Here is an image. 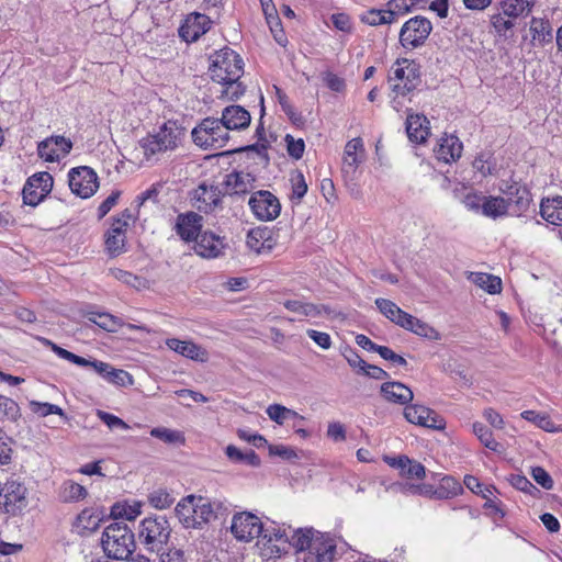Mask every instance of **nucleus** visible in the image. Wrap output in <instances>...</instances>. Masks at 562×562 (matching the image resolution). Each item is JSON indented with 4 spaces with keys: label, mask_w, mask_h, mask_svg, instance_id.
Masks as SVG:
<instances>
[{
    "label": "nucleus",
    "mask_w": 562,
    "mask_h": 562,
    "mask_svg": "<svg viewBox=\"0 0 562 562\" xmlns=\"http://www.w3.org/2000/svg\"><path fill=\"white\" fill-rule=\"evenodd\" d=\"M68 184L75 195L89 199L99 188V178L92 168L80 166L69 170Z\"/></svg>",
    "instance_id": "obj_12"
},
{
    "label": "nucleus",
    "mask_w": 562,
    "mask_h": 562,
    "mask_svg": "<svg viewBox=\"0 0 562 562\" xmlns=\"http://www.w3.org/2000/svg\"><path fill=\"white\" fill-rule=\"evenodd\" d=\"M486 195L482 192L471 190L462 198L464 207L475 214H481Z\"/></svg>",
    "instance_id": "obj_54"
},
{
    "label": "nucleus",
    "mask_w": 562,
    "mask_h": 562,
    "mask_svg": "<svg viewBox=\"0 0 562 562\" xmlns=\"http://www.w3.org/2000/svg\"><path fill=\"white\" fill-rule=\"evenodd\" d=\"M72 149V142L61 135L49 136L37 144V155L47 162L59 161Z\"/></svg>",
    "instance_id": "obj_17"
},
{
    "label": "nucleus",
    "mask_w": 562,
    "mask_h": 562,
    "mask_svg": "<svg viewBox=\"0 0 562 562\" xmlns=\"http://www.w3.org/2000/svg\"><path fill=\"white\" fill-rule=\"evenodd\" d=\"M378 310L392 323L403 328L409 314L398 307L394 302L379 297L375 300Z\"/></svg>",
    "instance_id": "obj_34"
},
{
    "label": "nucleus",
    "mask_w": 562,
    "mask_h": 562,
    "mask_svg": "<svg viewBox=\"0 0 562 562\" xmlns=\"http://www.w3.org/2000/svg\"><path fill=\"white\" fill-rule=\"evenodd\" d=\"M0 497L4 512L12 516L22 514L29 505L27 488L18 480H9L3 487L0 486Z\"/></svg>",
    "instance_id": "obj_11"
},
{
    "label": "nucleus",
    "mask_w": 562,
    "mask_h": 562,
    "mask_svg": "<svg viewBox=\"0 0 562 562\" xmlns=\"http://www.w3.org/2000/svg\"><path fill=\"white\" fill-rule=\"evenodd\" d=\"M291 194L290 200L293 203L299 204L303 196L307 192V183L305 181L304 175L301 171H296L291 176Z\"/></svg>",
    "instance_id": "obj_52"
},
{
    "label": "nucleus",
    "mask_w": 562,
    "mask_h": 562,
    "mask_svg": "<svg viewBox=\"0 0 562 562\" xmlns=\"http://www.w3.org/2000/svg\"><path fill=\"white\" fill-rule=\"evenodd\" d=\"M166 346L176 353L198 362H206L209 352L206 349L191 340H181L178 338L166 339Z\"/></svg>",
    "instance_id": "obj_24"
},
{
    "label": "nucleus",
    "mask_w": 562,
    "mask_h": 562,
    "mask_svg": "<svg viewBox=\"0 0 562 562\" xmlns=\"http://www.w3.org/2000/svg\"><path fill=\"white\" fill-rule=\"evenodd\" d=\"M382 396L391 403L407 405L414 397L413 391L401 382L390 381L381 385Z\"/></svg>",
    "instance_id": "obj_27"
},
{
    "label": "nucleus",
    "mask_w": 562,
    "mask_h": 562,
    "mask_svg": "<svg viewBox=\"0 0 562 562\" xmlns=\"http://www.w3.org/2000/svg\"><path fill=\"white\" fill-rule=\"evenodd\" d=\"M150 436L170 445H184L186 437L182 431L166 427H155Z\"/></svg>",
    "instance_id": "obj_49"
},
{
    "label": "nucleus",
    "mask_w": 562,
    "mask_h": 562,
    "mask_svg": "<svg viewBox=\"0 0 562 562\" xmlns=\"http://www.w3.org/2000/svg\"><path fill=\"white\" fill-rule=\"evenodd\" d=\"M473 434L477 437L480 442L492 451H498L501 445L495 440L493 432L484 424L475 422L472 425Z\"/></svg>",
    "instance_id": "obj_50"
},
{
    "label": "nucleus",
    "mask_w": 562,
    "mask_h": 562,
    "mask_svg": "<svg viewBox=\"0 0 562 562\" xmlns=\"http://www.w3.org/2000/svg\"><path fill=\"white\" fill-rule=\"evenodd\" d=\"M198 499L195 496L190 495L179 502L175 508L176 516L186 528H196V514L195 507Z\"/></svg>",
    "instance_id": "obj_33"
},
{
    "label": "nucleus",
    "mask_w": 562,
    "mask_h": 562,
    "mask_svg": "<svg viewBox=\"0 0 562 562\" xmlns=\"http://www.w3.org/2000/svg\"><path fill=\"white\" fill-rule=\"evenodd\" d=\"M530 33L531 42L535 46H542L552 38L550 23L543 19L532 18Z\"/></svg>",
    "instance_id": "obj_39"
},
{
    "label": "nucleus",
    "mask_w": 562,
    "mask_h": 562,
    "mask_svg": "<svg viewBox=\"0 0 562 562\" xmlns=\"http://www.w3.org/2000/svg\"><path fill=\"white\" fill-rule=\"evenodd\" d=\"M473 168L480 172L482 177L496 175L497 172L496 160L491 151L479 154L473 161Z\"/></svg>",
    "instance_id": "obj_46"
},
{
    "label": "nucleus",
    "mask_w": 562,
    "mask_h": 562,
    "mask_svg": "<svg viewBox=\"0 0 562 562\" xmlns=\"http://www.w3.org/2000/svg\"><path fill=\"white\" fill-rule=\"evenodd\" d=\"M132 218L133 215L128 209L113 218L111 227L104 235L105 250L111 257H116L126 250V231Z\"/></svg>",
    "instance_id": "obj_10"
},
{
    "label": "nucleus",
    "mask_w": 562,
    "mask_h": 562,
    "mask_svg": "<svg viewBox=\"0 0 562 562\" xmlns=\"http://www.w3.org/2000/svg\"><path fill=\"white\" fill-rule=\"evenodd\" d=\"M203 226V217L195 212L181 213L177 216L173 229L181 240L189 243L196 239Z\"/></svg>",
    "instance_id": "obj_20"
},
{
    "label": "nucleus",
    "mask_w": 562,
    "mask_h": 562,
    "mask_svg": "<svg viewBox=\"0 0 562 562\" xmlns=\"http://www.w3.org/2000/svg\"><path fill=\"white\" fill-rule=\"evenodd\" d=\"M432 31L431 22L425 16H414L407 20L400 31V43L405 49L423 46Z\"/></svg>",
    "instance_id": "obj_9"
},
{
    "label": "nucleus",
    "mask_w": 562,
    "mask_h": 562,
    "mask_svg": "<svg viewBox=\"0 0 562 562\" xmlns=\"http://www.w3.org/2000/svg\"><path fill=\"white\" fill-rule=\"evenodd\" d=\"M504 194L507 213L512 216H522L531 204L532 198L529 189L518 182L507 183L501 188Z\"/></svg>",
    "instance_id": "obj_15"
},
{
    "label": "nucleus",
    "mask_w": 562,
    "mask_h": 562,
    "mask_svg": "<svg viewBox=\"0 0 562 562\" xmlns=\"http://www.w3.org/2000/svg\"><path fill=\"white\" fill-rule=\"evenodd\" d=\"M221 121L228 131H241L249 126L251 116L240 105H228L222 111Z\"/></svg>",
    "instance_id": "obj_25"
},
{
    "label": "nucleus",
    "mask_w": 562,
    "mask_h": 562,
    "mask_svg": "<svg viewBox=\"0 0 562 562\" xmlns=\"http://www.w3.org/2000/svg\"><path fill=\"white\" fill-rule=\"evenodd\" d=\"M214 81L221 83L227 80L239 79L244 72V61L233 49L225 47L211 56L209 68Z\"/></svg>",
    "instance_id": "obj_5"
},
{
    "label": "nucleus",
    "mask_w": 562,
    "mask_h": 562,
    "mask_svg": "<svg viewBox=\"0 0 562 562\" xmlns=\"http://www.w3.org/2000/svg\"><path fill=\"white\" fill-rule=\"evenodd\" d=\"M223 193L217 186L201 183L192 192V205L199 211L211 213L221 206Z\"/></svg>",
    "instance_id": "obj_19"
},
{
    "label": "nucleus",
    "mask_w": 562,
    "mask_h": 562,
    "mask_svg": "<svg viewBox=\"0 0 562 562\" xmlns=\"http://www.w3.org/2000/svg\"><path fill=\"white\" fill-rule=\"evenodd\" d=\"M170 525L165 516H150L139 524L138 538L150 551H159L168 542Z\"/></svg>",
    "instance_id": "obj_7"
},
{
    "label": "nucleus",
    "mask_w": 562,
    "mask_h": 562,
    "mask_svg": "<svg viewBox=\"0 0 562 562\" xmlns=\"http://www.w3.org/2000/svg\"><path fill=\"white\" fill-rule=\"evenodd\" d=\"M88 495L87 490L74 481H65L60 487V497L65 502H78Z\"/></svg>",
    "instance_id": "obj_48"
},
{
    "label": "nucleus",
    "mask_w": 562,
    "mask_h": 562,
    "mask_svg": "<svg viewBox=\"0 0 562 562\" xmlns=\"http://www.w3.org/2000/svg\"><path fill=\"white\" fill-rule=\"evenodd\" d=\"M461 492V484L454 477L446 475L440 480L438 488L434 491V497L438 499L451 498Z\"/></svg>",
    "instance_id": "obj_45"
},
{
    "label": "nucleus",
    "mask_w": 562,
    "mask_h": 562,
    "mask_svg": "<svg viewBox=\"0 0 562 562\" xmlns=\"http://www.w3.org/2000/svg\"><path fill=\"white\" fill-rule=\"evenodd\" d=\"M103 513L98 508H85L76 518L74 527L79 535L97 530L102 520Z\"/></svg>",
    "instance_id": "obj_31"
},
{
    "label": "nucleus",
    "mask_w": 562,
    "mask_h": 562,
    "mask_svg": "<svg viewBox=\"0 0 562 562\" xmlns=\"http://www.w3.org/2000/svg\"><path fill=\"white\" fill-rule=\"evenodd\" d=\"M97 416L102 420L110 429L121 428L123 430H128L130 426L120 417L110 414L104 411H98Z\"/></svg>",
    "instance_id": "obj_60"
},
{
    "label": "nucleus",
    "mask_w": 562,
    "mask_h": 562,
    "mask_svg": "<svg viewBox=\"0 0 562 562\" xmlns=\"http://www.w3.org/2000/svg\"><path fill=\"white\" fill-rule=\"evenodd\" d=\"M366 159L363 140L356 137L347 142L341 164V175L347 183L356 184L361 176V165Z\"/></svg>",
    "instance_id": "obj_8"
},
{
    "label": "nucleus",
    "mask_w": 562,
    "mask_h": 562,
    "mask_svg": "<svg viewBox=\"0 0 562 562\" xmlns=\"http://www.w3.org/2000/svg\"><path fill=\"white\" fill-rule=\"evenodd\" d=\"M110 274L117 281L133 288H137L140 284V279L137 276L122 269H111Z\"/></svg>",
    "instance_id": "obj_61"
},
{
    "label": "nucleus",
    "mask_w": 562,
    "mask_h": 562,
    "mask_svg": "<svg viewBox=\"0 0 562 562\" xmlns=\"http://www.w3.org/2000/svg\"><path fill=\"white\" fill-rule=\"evenodd\" d=\"M30 407L32 412L41 417H46L48 415H59L65 416V413L61 407L55 404L50 403H44V402H37V401H31Z\"/></svg>",
    "instance_id": "obj_55"
},
{
    "label": "nucleus",
    "mask_w": 562,
    "mask_h": 562,
    "mask_svg": "<svg viewBox=\"0 0 562 562\" xmlns=\"http://www.w3.org/2000/svg\"><path fill=\"white\" fill-rule=\"evenodd\" d=\"M48 344L50 345L52 347V350L61 359L64 360H67L76 366H79V367H86L88 366V359L83 358V357H80V356H77L59 346H57L56 344H53L50 341H48Z\"/></svg>",
    "instance_id": "obj_56"
},
{
    "label": "nucleus",
    "mask_w": 562,
    "mask_h": 562,
    "mask_svg": "<svg viewBox=\"0 0 562 562\" xmlns=\"http://www.w3.org/2000/svg\"><path fill=\"white\" fill-rule=\"evenodd\" d=\"M53 177L49 172L42 171L31 176L23 187V202L30 206L38 205L53 189Z\"/></svg>",
    "instance_id": "obj_14"
},
{
    "label": "nucleus",
    "mask_w": 562,
    "mask_h": 562,
    "mask_svg": "<svg viewBox=\"0 0 562 562\" xmlns=\"http://www.w3.org/2000/svg\"><path fill=\"white\" fill-rule=\"evenodd\" d=\"M193 241L196 255L206 259L220 257L225 248L223 238L212 232L199 233Z\"/></svg>",
    "instance_id": "obj_22"
},
{
    "label": "nucleus",
    "mask_w": 562,
    "mask_h": 562,
    "mask_svg": "<svg viewBox=\"0 0 562 562\" xmlns=\"http://www.w3.org/2000/svg\"><path fill=\"white\" fill-rule=\"evenodd\" d=\"M224 86V90L222 91L228 99L235 100L240 98L245 93V86L239 82V79L236 80H227L221 82Z\"/></svg>",
    "instance_id": "obj_58"
},
{
    "label": "nucleus",
    "mask_w": 562,
    "mask_h": 562,
    "mask_svg": "<svg viewBox=\"0 0 562 562\" xmlns=\"http://www.w3.org/2000/svg\"><path fill=\"white\" fill-rule=\"evenodd\" d=\"M246 244L257 254L269 252L273 247L271 231L268 227H255L247 234Z\"/></svg>",
    "instance_id": "obj_28"
},
{
    "label": "nucleus",
    "mask_w": 562,
    "mask_h": 562,
    "mask_svg": "<svg viewBox=\"0 0 562 562\" xmlns=\"http://www.w3.org/2000/svg\"><path fill=\"white\" fill-rule=\"evenodd\" d=\"M481 215L494 220L508 215L504 198L499 195H486Z\"/></svg>",
    "instance_id": "obj_41"
},
{
    "label": "nucleus",
    "mask_w": 562,
    "mask_h": 562,
    "mask_svg": "<svg viewBox=\"0 0 562 562\" xmlns=\"http://www.w3.org/2000/svg\"><path fill=\"white\" fill-rule=\"evenodd\" d=\"M533 480L543 488L551 490L553 487V480L550 474L541 467H536L531 471Z\"/></svg>",
    "instance_id": "obj_64"
},
{
    "label": "nucleus",
    "mask_w": 562,
    "mask_h": 562,
    "mask_svg": "<svg viewBox=\"0 0 562 562\" xmlns=\"http://www.w3.org/2000/svg\"><path fill=\"white\" fill-rule=\"evenodd\" d=\"M231 532L238 541L250 542L260 537L262 521L250 512L236 513L232 518Z\"/></svg>",
    "instance_id": "obj_13"
},
{
    "label": "nucleus",
    "mask_w": 562,
    "mask_h": 562,
    "mask_svg": "<svg viewBox=\"0 0 562 562\" xmlns=\"http://www.w3.org/2000/svg\"><path fill=\"white\" fill-rule=\"evenodd\" d=\"M184 128L176 121H167L158 131L139 139L138 145L144 155L143 161L155 164L167 151L178 148L184 137Z\"/></svg>",
    "instance_id": "obj_2"
},
{
    "label": "nucleus",
    "mask_w": 562,
    "mask_h": 562,
    "mask_svg": "<svg viewBox=\"0 0 562 562\" xmlns=\"http://www.w3.org/2000/svg\"><path fill=\"white\" fill-rule=\"evenodd\" d=\"M290 546L301 562H331L336 554L335 539L313 527L292 530Z\"/></svg>",
    "instance_id": "obj_1"
},
{
    "label": "nucleus",
    "mask_w": 562,
    "mask_h": 562,
    "mask_svg": "<svg viewBox=\"0 0 562 562\" xmlns=\"http://www.w3.org/2000/svg\"><path fill=\"white\" fill-rule=\"evenodd\" d=\"M266 414L276 424L282 426L291 420L304 422L305 417L300 415L293 409H290L281 404H271L267 407Z\"/></svg>",
    "instance_id": "obj_37"
},
{
    "label": "nucleus",
    "mask_w": 562,
    "mask_h": 562,
    "mask_svg": "<svg viewBox=\"0 0 562 562\" xmlns=\"http://www.w3.org/2000/svg\"><path fill=\"white\" fill-rule=\"evenodd\" d=\"M255 178L245 171H233L225 177L226 192L229 194H241L254 188Z\"/></svg>",
    "instance_id": "obj_29"
},
{
    "label": "nucleus",
    "mask_w": 562,
    "mask_h": 562,
    "mask_svg": "<svg viewBox=\"0 0 562 562\" xmlns=\"http://www.w3.org/2000/svg\"><path fill=\"white\" fill-rule=\"evenodd\" d=\"M401 491L405 494L434 496L435 490L431 485L406 483L401 485Z\"/></svg>",
    "instance_id": "obj_63"
},
{
    "label": "nucleus",
    "mask_w": 562,
    "mask_h": 562,
    "mask_svg": "<svg viewBox=\"0 0 562 562\" xmlns=\"http://www.w3.org/2000/svg\"><path fill=\"white\" fill-rule=\"evenodd\" d=\"M491 23L495 32L501 36H506V32L514 26L512 18H507L503 12L492 15Z\"/></svg>",
    "instance_id": "obj_57"
},
{
    "label": "nucleus",
    "mask_w": 562,
    "mask_h": 562,
    "mask_svg": "<svg viewBox=\"0 0 562 562\" xmlns=\"http://www.w3.org/2000/svg\"><path fill=\"white\" fill-rule=\"evenodd\" d=\"M404 329L414 333L420 337L437 340L440 338L439 333L429 324L418 319L409 314L408 319L405 322Z\"/></svg>",
    "instance_id": "obj_42"
},
{
    "label": "nucleus",
    "mask_w": 562,
    "mask_h": 562,
    "mask_svg": "<svg viewBox=\"0 0 562 562\" xmlns=\"http://www.w3.org/2000/svg\"><path fill=\"white\" fill-rule=\"evenodd\" d=\"M404 417L411 424L431 429L440 430L446 427V422L439 414L419 404L406 405L404 408Z\"/></svg>",
    "instance_id": "obj_18"
},
{
    "label": "nucleus",
    "mask_w": 562,
    "mask_h": 562,
    "mask_svg": "<svg viewBox=\"0 0 562 562\" xmlns=\"http://www.w3.org/2000/svg\"><path fill=\"white\" fill-rule=\"evenodd\" d=\"M469 280L490 294H497L502 291V280L496 276L484 272H471Z\"/></svg>",
    "instance_id": "obj_38"
},
{
    "label": "nucleus",
    "mask_w": 562,
    "mask_h": 562,
    "mask_svg": "<svg viewBox=\"0 0 562 562\" xmlns=\"http://www.w3.org/2000/svg\"><path fill=\"white\" fill-rule=\"evenodd\" d=\"M535 0H503L501 8L503 14L507 18H518L524 13H529Z\"/></svg>",
    "instance_id": "obj_43"
},
{
    "label": "nucleus",
    "mask_w": 562,
    "mask_h": 562,
    "mask_svg": "<svg viewBox=\"0 0 562 562\" xmlns=\"http://www.w3.org/2000/svg\"><path fill=\"white\" fill-rule=\"evenodd\" d=\"M149 504L157 509H165L171 506L175 497L167 490L158 488L148 495Z\"/></svg>",
    "instance_id": "obj_53"
},
{
    "label": "nucleus",
    "mask_w": 562,
    "mask_h": 562,
    "mask_svg": "<svg viewBox=\"0 0 562 562\" xmlns=\"http://www.w3.org/2000/svg\"><path fill=\"white\" fill-rule=\"evenodd\" d=\"M20 417L21 409L19 404L14 400L0 394V422L15 423Z\"/></svg>",
    "instance_id": "obj_44"
},
{
    "label": "nucleus",
    "mask_w": 562,
    "mask_h": 562,
    "mask_svg": "<svg viewBox=\"0 0 562 562\" xmlns=\"http://www.w3.org/2000/svg\"><path fill=\"white\" fill-rule=\"evenodd\" d=\"M360 21L370 26L393 24L397 21V13L393 10L371 9L360 15Z\"/></svg>",
    "instance_id": "obj_36"
},
{
    "label": "nucleus",
    "mask_w": 562,
    "mask_h": 562,
    "mask_svg": "<svg viewBox=\"0 0 562 562\" xmlns=\"http://www.w3.org/2000/svg\"><path fill=\"white\" fill-rule=\"evenodd\" d=\"M88 319L106 331H115L122 326L121 321L109 313H90Z\"/></svg>",
    "instance_id": "obj_51"
},
{
    "label": "nucleus",
    "mask_w": 562,
    "mask_h": 562,
    "mask_svg": "<svg viewBox=\"0 0 562 562\" xmlns=\"http://www.w3.org/2000/svg\"><path fill=\"white\" fill-rule=\"evenodd\" d=\"M521 418H524L527 422L532 423L540 429L548 431V432H560L562 431L561 426H557L550 416L544 413H539L536 411H524L520 414Z\"/></svg>",
    "instance_id": "obj_40"
},
{
    "label": "nucleus",
    "mask_w": 562,
    "mask_h": 562,
    "mask_svg": "<svg viewBox=\"0 0 562 562\" xmlns=\"http://www.w3.org/2000/svg\"><path fill=\"white\" fill-rule=\"evenodd\" d=\"M195 507L198 508V520L196 528H201L203 525L225 516L228 513V505L224 502L214 501L198 497Z\"/></svg>",
    "instance_id": "obj_23"
},
{
    "label": "nucleus",
    "mask_w": 562,
    "mask_h": 562,
    "mask_svg": "<svg viewBox=\"0 0 562 562\" xmlns=\"http://www.w3.org/2000/svg\"><path fill=\"white\" fill-rule=\"evenodd\" d=\"M260 537L268 543L280 542L283 544H290L291 540V536H289L288 530L284 527L277 525L276 522H271V525L267 527L262 525V532Z\"/></svg>",
    "instance_id": "obj_47"
},
{
    "label": "nucleus",
    "mask_w": 562,
    "mask_h": 562,
    "mask_svg": "<svg viewBox=\"0 0 562 562\" xmlns=\"http://www.w3.org/2000/svg\"><path fill=\"white\" fill-rule=\"evenodd\" d=\"M420 66L407 58L397 59L390 69L389 82L392 93V108L400 112L404 108V99L420 85Z\"/></svg>",
    "instance_id": "obj_3"
},
{
    "label": "nucleus",
    "mask_w": 562,
    "mask_h": 562,
    "mask_svg": "<svg viewBox=\"0 0 562 562\" xmlns=\"http://www.w3.org/2000/svg\"><path fill=\"white\" fill-rule=\"evenodd\" d=\"M463 146L460 139L454 135H445L440 138L434 153L438 160L446 164L456 161L460 158Z\"/></svg>",
    "instance_id": "obj_26"
},
{
    "label": "nucleus",
    "mask_w": 562,
    "mask_h": 562,
    "mask_svg": "<svg viewBox=\"0 0 562 562\" xmlns=\"http://www.w3.org/2000/svg\"><path fill=\"white\" fill-rule=\"evenodd\" d=\"M406 133L411 142L424 143L429 135V121L426 116L411 114L406 120Z\"/></svg>",
    "instance_id": "obj_32"
},
{
    "label": "nucleus",
    "mask_w": 562,
    "mask_h": 562,
    "mask_svg": "<svg viewBox=\"0 0 562 562\" xmlns=\"http://www.w3.org/2000/svg\"><path fill=\"white\" fill-rule=\"evenodd\" d=\"M425 467L420 462L409 459V465H406L402 476L406 479L422 480L425 477Z\"/></svg>",
    "instance_id": "obj_62"
},
{
    "label": "nucleus",
    "mask_w": 562,
    "mask_h": 562,
    "mask_svg": "<svg viewBox=\"0 0 562 562\" xmlns=\"http://www.w3.org/2000/svg\"><path fill=\"white\" fill-rule=\"evenodd\" d=\"M248 205L255 217L260 221H273L281 212V204L278 198L266 190L252 193L249 198Z\"/></svg>",
    "instance_id": "obj_16"
},
{
    "label": "nucleus",
    "mask_w": 562,
    "mask_h": 562,
    "mask_svg": "<svg viewBox=\"0 0 562 562\" xmlns=\"http://www.w3.org/2000/svg\"><path fill=\"white\" fill-rule=\"evenodd\" d=\"M283 306L288 311L306 318H318L327 312L325 305H317L300 299L285 300Z\"/></svg>",
    "instance_id": "obj_30"
},
{
    "label": "nucleus",
    "mask_w": 562,
    "mask_h": 562,
    "mask_svg": "<svg viewBox=\"0 0 562 562\" xmlns=\"http://www.w3.org/2000/svg\"><path fill=\"white\" fill-rule=\"evenodd\" d=\"M540 215L552 225H562V196L542 200Z\"/></svg>",
    "instance_id": "obj_35"
},
{
    "label": "nucleus",
    "mask_w": 562,
    "mask_h": 562,
    "mask_svg": "<svg viewBox=\"0 0 562 562\" xmlns=\"http://www.w3.org/2000/svg\"><path fill=\"white\" fill-rule=\"evenodd\" d=\"M192 138L204 149H220L227 144L229 133L221 119L206 117L193 128Z\"/></svg>",
    "instance_id": "obj_6"
},
{
    "label": "nucleus",
    "mask_w": 562,
    "mask_h": 562,
    "mask_svg": "<svg viewBox=\"0 0 562 562\" xmlns=\"http://www.w3.org/2000/svg\"><path fill=\"white\" fill-rule=\"evenodd\" d=\"M101 546L108 558L125 560L135 550L134 533L124 522H111L102 532Z\"/></svg>",
    "instance_id": "obj_4"
},
{
    "label": "nucleus",
    "mask_w": 562,
    "mask_h": 562,
    "mask_svg": "<svg viewBox=\"0 0 562 562\" xmlns=\"http://www.w3.org/2000/svg\"><path fill=\"white\" fill-rule=\"evenodd\" d=\"M211 26L209 16L202 13L193 12L187 15L184 22L179 29V35L188 43L195 42L205 34Z\"/></svg>",
    "instance_id": "obj_21"
},
{
    "label": "nucleus",
    "mask_w": 562,
    "mask_h": 562,
    "mask_svg": "<svg viewBox=\"0 0 562 562\" xmlns=\"http://www.w3.org/2000/svg\"><path fill=\"white\" fill-rule=\"evenodd\" d=\"M286 149L288 154L294 158H302L305 149V144L302 138L295 139L292 135L288 134L285 136Z\"/></svg>",
    "instance_id": "obj_59"
}]
</instances>
